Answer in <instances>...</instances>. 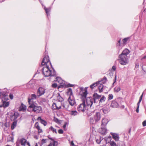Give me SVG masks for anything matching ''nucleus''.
<instances>
[{"label": "nucleus", "instance_id": "obj_2", "mask_svg": "<svg viewBox=\"0 0 146 146\" xmlns=\"http://www.w3.org/2000/svg\"><path fill=\"white\" fill-rule=\"evenodd\" d=\"M0 98L1 99L2 103L0 105V108H5L8 107L9 103L7 101L9 100L8 96L6 92L4 91H0Z\"/></svg>", "mask_w": 146, "mask_h": 146}, {"label": "nucleus", "instance_id": "obj_20", "mask_svg": "<svg viewBox=\"0 0 146 146\" xmlns=\"http://www.w3.org/2000/svg\"><path fill=\"white\" fill-rule=\"evenodd\" d=\"M108 119L106 118H103L102 120V124H101V126L102 127H105L107 124L108 122Z\"/></svg>", "mask_w": 146, "mask_h": 146}, {"label": "nucleus", "instance_id": "obj_33", "mask_svg": "<svg viewBox=\"0 0 146 146\" xmlns=\"http://www.w3.org/2000/svg\"><path fill=\"white\" fill-rule=\"evenodd\" d=\"M17 124V121H15L11 124V129L12 130L13 129L16 127Z\"/></svg>", "mask_w": 146, "mask_h": 146}, {"label": "nucleus", "instance_id": "obj_45", "mask_svg": "<svg viewBox=\"0 0 146 146\" xmlns=\"http://www.w3.org/2000/svg\"><path fill=\"white\" fill-rule=\"evenodd\" d=\"M56 104L55 103H53L52 106V108L54 110H56L57 109L56 108Z\"/></svg>", "mask_w": 146, "mask_h": 146}, {"label": "nucleus", "instance_id": "obj_22", "mask_svg": "<svg viewBox=\"0 0 146 146\" xmlns=\"http://www.w3.org/2000/svg\"><path fill=\"white\" fill-rule=\"evenodd\" d=\"M19 114L17 113H15L14 115L11 116L10 118L11 120L15 121L17 118Z\"/></svg>", "mask_w": 146, "mask_h": 146}, {"label": "nucleus", "instance_id": "obj_16", "mask_svg": "<svg viewBox=\"0 0 146 146\" xmlns=\"http://www.w3.org/2000/svg\"><path fill=\"white\" fill-rule=\"evenodd\" d=\"M55 81L61 86L65 84V81L63 80L60 77H56Z\"/></svg>", "mask_w": 146, "mask_h": 146}, {"label": "nucleus", "instance_id": "obj_40", "mask_svg": "<svg viewBox=\"0 0 146 146\" xmlns=\"http://www.w3.org/2000/svg\"><path fill=\"white\" fill-rule=\"evenodd\" d=\"M63 107L66 110H68V109L69 107V104L66 103L63 105Z\"/></svg>", "mask_w": 146, "mask_h": 146}, {"label": "nucleus", "instance_id": "obj_64", "mask_svg": "<svg viewBox=\"0 0 146 146\" xmlns=\"http://www.w3.org/2000/svg\"><path fill=\"white\" fill-rule=\"evenodd\" d=\"M100 140H101V141L103 139V138L102 137H100Z\"/></svg>", "mask_w": 146, "mask_h": 146}, {"label": "nucleus", "instance_id": "obj_4", "mask_svg": "<svg viewBox=\"0 0 146 146\" xmlns=\"http://www.w3.org/2000/svg\"><path fill=\"white\" fill-rule=\"evenodd\" d=\"M27 110L30 112H34L36 113H40L42 111V109L40 106H38L36 103H34L29 104Z\"/></svg>", "mask_w": 146, "mask_h": 146}, {"label": "nucleus", "instance_id": "obj_46", "mask_svg": "<svg viewBox=\"0 0 146 146\" xmlns=\"http://www.w3.org/2000/svg\"><path fill=\"white\" fill-rule=\"evenodd\" d=\"M67 124V122H65L63 126V128L64 129V130L65 131L67 129L66 128V126Z\"/></svg>", "mask_w": 146, "mask_h": 146}, {"label": "nucleus", "instance_id": "obj_13", "mask_svg": "<svg viewBox=\"0 0 146 146\" xmlns=\"http://www.w3.org/2000/svg\"><path fill=\"white\" fill-rule=\"evenodd\" d=\"M119 99H117L113 101L111 105V107L112 108H117L119 105V103L118 102Z\"/></svg>", "mask_w": 146, "mask_h": 146}, {"label": "nucleus", "instance_id": "obj_9", "mask_svg": "<svg viewBox=\"0 0 146 146\" xmlns=\"http://www.w3.org/2000/svg\"><path fill=\"white\" fill-rule=\"evenodd\" d=\"M82 103L78 107L77 110L79 111H84L86 109V106L84 100H82Z\"/></svg>", "mask_w": 146, "mask_h": 146}, {"label": "nucleus", "instance_id": "obj_29", "mask_svg": "<svg viewBox=\"0 0 146 146\" xmlns=\"http://www.w3.org/2000/svg\"><path fill=\"white\" fill-rule=\"evenodd\" d=\"M107 79L106 77H104L103 79L101 80L98 82V83L101 84H104L107 81Z\"/></svg>", "mask_w": 146, "mask_h": 146}, {"label": "nucleus", "instance_id": "obj_25", "mask_svg": "<svg viewBox=\"0 0 146 146\" xmlns=\"http://www.w3.org/2000/svg\"><path fill=\"white\" fill-rule=\"evenodd\" d=\"M66 93L67 95L68 96V97L71 96H73L72 89L70 88L67 89Z\"/></svg>", "mask_w": 146, "mask_h": 146}, {"label": "nucleus", "instance_id": "obj_6", "mask_svg": "<svg viewBox=\"0 0 146 146\" xmlns=\"http://www.w3.org/2000/svg\"><path fill=\"white\" fill-rule=\"evenodd\" d=\"M88 94L87 87L84 88L81 87L80 88L79 95L80 96V98L82 100L86 99V96Z\"/></svg>", "mask_w": 146, "mask_h": 146}, {"label": "nucleus", "instance_id": "obj_7", "mask_svg": "<svg viewBox=\"0 0 146 146\" xmlns=\"http://www.w3.org/2000/svg\"><path fill=\"white\" fill-rule=\"evenodd\" d=\"M118 60L119 63L122 65H124L127 64L128 59L127 56L120 54L118 56Z\"/></svg>", "mask_w": 146, "mask_h": 146}, {"label": "nucleus", "instance_id": "obj_42", "mask_svg": "<svg viewBox=\"0 0 146 146\" xmlns=\"http://www.w3.org/2000/svg\"><path fill=\"white\" fill-rule=\"evenodd\" d=\"M98 82H96L94 83L93 84L90 86V88L92 89L94 87L98 85Z\"/></svg>", "mask_w": 146, "mask_h": 146}, {"label": "nucleus", "instance_id": "obj_37", "mask_svg": "<svg viewBox=\"0 0 146 146\" xmlns=\"http://www.w3.org/2000/svg\"><path fill=\"white\" fill-rule=\"evenodd\" d=\"M102 110L104 113H106L109 111V109L107 108H104L102 109Z\"/></svg>", "mask_w": 146, "mask_h": 146}, {"label": "nucleus", "instance_id": "obj_55", "mask_svg": "<svg viewBox=\"0 0 146 146\" xmlns=\"http://www.w3.org/2000/svg\"><path fill=\"white\" fill-rule=\"evenodd\" d=\"M92 111L91 112H87V115L89 116H90L92 115Z\"/></svg>", "mask_w": 146, "mask_h": 146}, {"label": "nucleus", "instance_id": "obj_58", "mask_svg": "<svg viewBox=\"0 0 146 146\" xmlns=\"http://www.w3.org/2000/svg\"><path fill=\"white\" fill-rule=\"evenodd\" d=\"M25 146H30V145L29 142H27L25 145H24Z\"/></svg>", "mask_w": 146, "mask_h": 146}, {"label": "nucleus", "instance_id": "obj_62", "mask_svg": "<svg viewBox=\"0 0 146 146\" xmlns=\"http://www.w3.org/2000/svg\"><path fill=\"white\" fill-rule=\"evenodd\" d=\"M52 146V143H50L47 146Z\"/></svg>", "mask_w": 146, "mask_h": 146}, {"label": "nucleus", "instance_id": "obj_17", "mask_svg": "<svg viewBox=\"0 0 146 146\" xmlns=\"http://www.w3.org/2000/svg\"><path fill=\"white\" fill-rule=\"evenodd\" d=\"M27 107L23 103H21L19 108V111H26Z\"/></svg>", "mask_w": 146, "mask_h": 146}, {"label": "nucleus", "instance_id": "obj_10", "mask_svg": "<svg viewBox=\"0 0 146 146\" xmlns=\"http://www.w3.org/2000/svg\"><path fill=\"white\" fill-rule=\"evenodd\" d=\"M38 97V95H36L35 94H32L30 97L28 98V103L29 104L36 103L33 100L36 99Z\"/></svg>", "mask_w": 146, "mask_h": 146}, {"label": "nucleus", "instance_id": "obj_54", "mask_svg": "<svg viewBox=\"0 0 146 146\" xmlns=\"http://www.w3.org/2000/svg\"><path fill=\"white\" fill-rule=\"evenodd\" d=\"M9 97L11 99H13V94H10L9 95Z\"/></svg>", "mask_w": 146, "mask_h": 146}, {"label": "nucleus", "instance_id": "obj_23", "mask_svg": "<svg viewBox=\"0 0 146 146\" xmlns=\"http://www.w3.org/2000/svg\"><path fill=\"white\" fill-rule=\"evenodd\" d=\"M143 94H143H142V95L140 97L139 101V102H138L137 103V109L136 110V111L137 113H138L139 112V104H140L141 102V101L142 100V99Z\"/></svg>", "mask_w": 146, "mask_h": 146}, {"label": "nucleus", "instance_id": "obj_36", "mask_svg": "<svg viewBox=\"0 0 146 146\" xmlns=\"http://www.w3.org/2000/svg\"><path fill=\"white\" fill-rule=\"evenodd\" d=\"M129 39L128 38H125L123 39L122 41L121 45H125L126 44L127 42Z\"/></svg>", "mask_w": 146, "mask_h": 146}, {"label": "nucleus", "instance_id": "obj_31", "mask_svg": "<svg viewBox=\"0 0 146 146\" xmlns=\"http://www.w3.org/2000/svg\"><path fill=\"white\" fill-rule=\"evenodd\" d=\"M70 114L73 116H75L78 114V113L76 110H73L71 111L70 112Z\"/></svg>", "mask_w": 146, "mask_h": 146}, {"label": "nucleus", "instance_id": "obj_38", "mask_svg": "<svg viewBox=\"0 0 146 146\" xmlns=\"http://www.w3.org/2000/svg\"><path fill=\"white\" fill-rule=\"evenodd\" d=\"M57 99L58 100V102H60L63 100V98L59 94L57 97Z\"/></svg>", "mask_w": 146, "mask_h": 146}, {"label": "nucleus", "instance_id": "obj_26", "mask_svg": "<svg viewBox=\"0 0 146 146\" xmlns=\"http://www.w3.org/2000/svg\"><path fill=\"white\" fill-rule=\"evenodd\" d=\"M130 51L129 50L127 49H125L120 54H123V55L127 56V55H128Z\"/></svg>", "mask_w": 146, "mask_h": 146}, {"label": "nucleus", "instance_id": "obj_18", "mask_svg": "<svg viewBox=\"0 0 146 146\" xmlns=\"http://www.w3.org/2000/svg\"><path fill=\"white\" fill-rule=\"evenodd\" d=\"M111 134L113 138L116 141H118L119 139V135L115 133H111Z\"/></svg>", "mask_w": 146, "mask_h": 146}, {"label": "nucleus", "instance_id": "obj_8", "mask_svg": "<svg viewBox=\"0 0 146 146\" xmlns=\"http://www.w3.org/2000/svg\"><path fill=\"white\" fill-rule=\"evenodd\" d=\"M49 64L52 67V65L49 59V56L47 55L44 57L41 62V64L42 65H46V66L47 65L48 66Z\"/></svg>", "mask_w": 146, "mask_h": 146}, {"label": "nucleus", "instance_id": "obj_35", "mask_svg": "<svg viewBox=\"0 0 146 146\" xmlns=\"http://www.w3.org/2000/svg\"><path fill=\"white\" fill-rule=\"evenodd\" d=\"M121 90L119 86H116L114 89V92H118Z\"/></svg>", "mask_w": 146, "mask_h": 146}, {"label": "nucleus", "instance_id": "obj_5", "mask_svg": "<svg viewBox=\"0 0 146 146\" xmlns=\"http://www.w3.org/2000/svg\"><path fill=\"white\" fill-rule=\"evenodd\" d=\"M101 114L100 112H96L94 116L90 117V124H95L98 122L100 119Z\"/></svg>", "mask_w": 146, "mask_h": 146}, {"label": "nucleus", "instance_id": "obj_48", "mask_svg": "<svg viewBox=\"0 0 146 146\" xmlns=\"http://www.w3.org/2000/svg\"><path fill=\"white\" fill-rule=\"evenodd\" d=\"M58 133L59 134H62L63 133V131L62 129H60L58 130Z\"/></svg>", "mask_w": 146, "mask_h": 146}, {"label": "nucleus", "instance_id": "obj_32", "mask_svg": "<svg viewBox=\"0 0 146 146\" xmlns=\"http://www.w3.org/2000/svg\"><path fill=\"white\" fill-rule=\"evenodd\" d=\"M106 100V98L104 96H101V97L100 99L99 102L100 103L104 102Z\"/></svg>", "mask_w": 146, "mask_h": 146}, {"label": "nucleus", "instance_id": "obj_30", "mask_svg": "<svg viewBox=\"0 0 146 146\" xmlns=\"http://www.w3.org/2000/svg\"><path fill=\"white\" fill-rule=\"evenodd\" d=\"M111 137L109 136L108 137H106L104 138V140L106 142V143H109L111 140Z\"/></svg>", "mask_w": 146, "mask_h": 146}, {"label": "nucleus", "instance_id": "obj_44", "mask_svg": "<svg viewBox=\"0 0 146 146\" xmlns=\"http://www.w3.org/2000/svg\"><path fill=\"white\" fill-rule=\"evenodd\" d=\"M110 145L111 146H116V143L113 141H111L110 142Z\"/></svg>", "mask_w": 146, "mask_h": 146}, {"label": "nucleus", "instance_id": "obj_51", "mask_svg": "<svg viewBox=\"0 0 146 146\" xmlns=\"http://www.w3.org/2000/svg\"><path fill=\"white\" fill-rule=\"evenodd\" d=\"M52 87L53 88H56L57 87V85L56 83L53 84L52 85Z\"/></svg>", "mask_w": 146, "mask_h": 146}, {"label": "nucleus", "instance_id": "obj_52", "mask_svg": "<svg viewBox=\"0 0 146 146\" xmlns=\"http://www.w3.org/2000/svg\"><path fill=\"white\" fill-rule=\"evenodd\" d=\"M54 120L55 122L57 123H58L59 122V119L56 118H54Z\"/></svg>", "mask_w": 146, "mask_h": 146}, {"label": "nucleus", "instance_id": "obj_53", "mask_svg": "<svg viewBox=\"0 0 146 146\" xmlns=\"http://www.w3.org/2000/svg\"><path fill=\"white\" fill-rule=\"evenodd\" d=\"M46 139H43L42 140V144L45 143L46 142Z\"/></svg>", "mask_w": 146, "mask_h": 146}, {"label": "nucleus", "instance_id": "obj_19", "mask_svg": "<svg viewBox=\"0 0 146 146\" xmlns=\"http://www.w3.org/2000/svg\"><path fill=\"white\" fill-rule=\"evenodd\" d=\"M37 120L40 121V122L44 126H46L47 124V123L45 120L42 119L41 117H39L37 119Z\"/></svg>", "mask_w": 146, "mask_h": 146}, {"label": "nucleus", "instance_id": "obj_34", "mask_svg": "<svg viewBox=\"0 0 146 146\" xmlns=\"http://www.w3.org/2000/svg\"><path fill=\"white\" fill-rule=\"evenodd\" d=\"M56 108L57 110H59L60 109L61 107V102H58L56 103Z\"/></svg>", "mask_w": 146, "mask_h": 146}, {"label": "nucleus", "instance_id": "obj_39", "mask_svg": "<svg viewBox=\"0 0 146 146\" xmlns=\"http://www.w3.org/2000/svg\"><path fill=\"white\" fill-rule=\"evenodd\" d=\"M49 129L52 131L53 133H55L56 134L57 133L56 129L54 128L53 127L51 126L49 128Z\"/></svg>", "mask_w": 146, "mask_h": 146}, {"label": "nucleus", "instance_id": "obj_28", "mask_svg": "<svg viewBox=\"0 0 146 146\" xmlns=\"http://www.w3.org/2000/svg\"><path fill=\"white\" fill-rule=\"evenodd\" d=\"M98 89L99 90V92H101L103 91V89L104 87V86L101 84H100L98 83Z\"/></svg>", "mask_w": 146, "mask_h": 146}, {"label": "nucleus", "instance_id": "obj_57", "mask_svg": "<svg viewBox=\"0 0 146 146\" xmlns=\"http://www.w3.org/2000/svg\"><path fill=\"white\" fill-rule=\"evenodd\" d=\"M112 69H113L114 71H115L116 70V67L115 66H113L112 68Z\"/></svg>", "mask_w": 146, "mask_h": 146}, {"label": "nucleus", "instance_id": "obj_61", "mask_svg": "<svg viewBox=\"0 0 146 146\" xmlns=\"http://www.w3.org/2000/svg\"><path fill=\"white\" fill-rule=\"evenodd\" d=\"M71 145H72V146H74V143L73 142V141H72L71 142Z\"/></svg>", "mask_w": 146, "mask_h": 146}, {"label": "nucleus", "instance_id": "obj_60", "mask_svg": "<svg viewBox=\"0 0 146 146\" xmlns=\"http://www.w3.org/2000/svg\"><path fill=\"white\" fill-rule=\"evenodd\" d=\"M39 0V1H40V3L41 4V5H42V7H44V5H43V4H42V1H41V0Z\"/></svg>", "mask_w": 146, "mask_h": 146}, {"label": "nucleus", "instance_id": "obj_3", "mask_svg": "<svg viewBox=\"0 0 146 146\" xmlns=\"http://www.w3.org/2000/svg\"><path fill=\"white\" fill-rule=\"evenodd\" d=\"M42 72L45 77L49 76H52L55 75L56 72L53 68L52 70L50 69L49 67V66L47 65L44 66L42 68Z\"/></svg>", "mask_w": 146, "mask_h": 146}, {"label": "nucleus", "instance_id": "obj_49", "mask_svg": "<svg viewBox=\"0 0 146 146\" xmlns=\"http://www.w3.org/2000/svg\"><path fill=\"white\" fill-rule=\"evenodd\" d=\"M96 142L98 144H100L101 142V140H100V139H96Z\"/></svg>", "mask_w": 146, "mask_h": 146}, {"label": "nucleus", "instance_id": "obj_56", "mask_svg": "<svg viewBox=\"0 0 146 146\" xmlns=\"http://www.w3.org/2000/svg\"><path fill=\"white\" fill-rule=\"evenodd\" d=\"M73 85L72 84H67V86L68 87H72L73 86Z\"/></svg>", "mask_w": 146, "mask_h": 146}, {"label": "nucleus", "instance_id": "obj_21", "mask_svg": "<svg viewBox=\"0 0 146 146\" xmlns=\"http://www.w3.org/2000/svg\"><path fill=\"white\" fill-rule=\"evenodd\" d=\"M35 127L38 130V133H40L42 132V130L40 128L39 126V123L38 122H36L35 124Z\"/></svg>", "mask_w": 146, "mask_h": 146}, {"label": "nucleus", "instance_id": "obj_63", "mask_svg": "<svg viewBox=\"0 0 146 146\" xmlns=\"http://www.w3.org/2000/svg\"><path fill=\"white\" fill-rule=\"evenodd\" d=\"M146 58V56H145L142 58L141 59V60L145 59Z\"/></svg>", "mask_w": 146, "mask_h": 146}, {"label": "nucleus", "instance_id": "obj_59", "mask_svg": "<svg viewBox=\"0 0 146 146\" xmlns=\"http://www.w3.org/2000/svg\"><path fill=\"white\" fill-rule=\"evenodd\" d=\"M35 138L36 139H38V136L36 135H35L34 136Z\"/></svg>", "mask_w": 146, "mask_h": 146}, {"label": "nucleus", "instance_id": "obj_41", "mask_svg": "<svg viewBox=\"0 0 146 146\" xmlns=\"http://www.w3.org/2000/svg\"><path fill=\"white\" fill-rule=\"evenodd\" d=\"M51 140L53 141V143L52 145L53 146H57L58 145V142L56 141H54L52 138L50 139Z\"/></svg>", "mask_w": 146, "mask_h": 146}, {"label": "nucleus", "instance_id": "obj_27", "mask_svg": "<svg viewBox=\"0 0 146 146\" xmlns=\"http://www.w3.org/2000/svg\"><path fill=\"white\" fill-rule=\"evenodd\" d=\"M27 142L26 140L23 138L21 139L20 141V144L23 146L25 145Z\"/></svg>", "mask_w": 146, "mask_h": 146}, {"label": "nucleus", "instance_id": "obj_50", "mask_svg": "<svg viewBox=\"0 0 146 146\" xmlns=\"http://www.w3.org/2000/svg\"><path fill=\"white\" fill-rule=\"evenodd\" d=\"M142 125L143 127H145L146 126V120L142 122Z\"/></svg>", "mask_w": 146, "mask_h": 146}, {"label": "nucleus", "instance_id": "obj_47", "mask_svg": "<svg viewBox=\"0 0 146 146\" xmlns=\"http://www.w3.org/2000/svg\"><path fill=\"white\" fill-rule=\"evenodd\" d=\"M121 39H120L119 40H118L116 44V46H119L121 45Z\"/></svg>", "mask_w": 146, "mask_h": 146}, {"label": "nucleus", "instance_id": "obj_11", "mask_svg": "<svg viewBox=\"0 0 146 146\" xmlns=\"http://www.w3.org/2000/svg\"><path fill=\"white\" fill-rule=\"evenodd\" d=\"M69 104L72 106H73L76 104V102L73 96L69 97L68 99Z\"/></svg>", "mask_w": 146, "mask_h": 146}, {"label": "nucleus", "instance_id": "obj_1", "mask_svg": "<svg viewBox=\"0 0 146 146\" xmlns=\"http://www.w3.org/2000/svg\"><path fill=\"white\" fill-rule=\"evenodd\" d=\"M101 97V95H99L97 93H94L93 97L87 98L86 102L87 106L90 108L91 109H93L96 105V103L99 102Z\"/></svg>", "mask_w": 146, "mask_h": 146}, {"label": "nucleus", "instance_id": "obj_15", "mask_svg": "<svg viewBox=\"0 0 146 146\" xmlns=\"http://www.w3.org/2000/svg\"><path fill=\"white\" fill-rule=\"evenodd\" d=\"M35 81L33 80L30 81L27 85V87L28 88H33L35 85Z\"/></svg>", "mask_w": 146, "mask_h": 146}, {"label": "nucleus", "instance_id": "obj_43", "mask_svg": "<svg viewBox=\"0 0 146 146\" xmlns=\"http://www.w3.org/2000/svg\"><path fill=\"white\" fill-rule=\"evenodd\" d=\"M113 98V96L112 94H110L109 95L108 98V100H110L112 99Z\"/></svg>", "mask_w": 146, "mask_h": 146}, {"label": "nucleus", "instance_id": "obj_24", "mask_svg": "<svg viewBox=\"0 0 146 146\" xmlns=\"http://www.w3.org/2000/svg\"><path fill=\"white\" fill-rule=\"evenodd\" d=\"M43 8L45 11V12L46 13L47 16L48 17L50 15V12L51 10V8L50 7L49 8H47L45 6H44Z\"/></svg>", "mask_w": 146, "mask_h": 146}, {"label": "nucleus", "instance_id": "obj_12", "mask_svg": "<svg viewBox=\"0 0 146 146\" xmlns=\"http://www.w3.org/2000/svg\"><path fill=\"white\" fill-rule=\"evenodd\" d=\"M45 92V89L44 88L42 87H39L37 90V94L38 97L39 98L40 96L43 95Z\"/></svg>", "mask_w": 146, "mask_h": 146}, {"label": "nucleus", "instance_id": "obj_14", "mask_svg": "<svg viewBox=\"0 0 146 146\" xmlns=\"http://www.w3.org/2000/svg\"><path fill=\"white\" fill-rule=\"evenodd\" d=\"M99 131L102 135H105L107 132V129L105 127H102L99 129Z\"/></svg>", "mask_w": 146, "mask_h": 146}]
</instances>
